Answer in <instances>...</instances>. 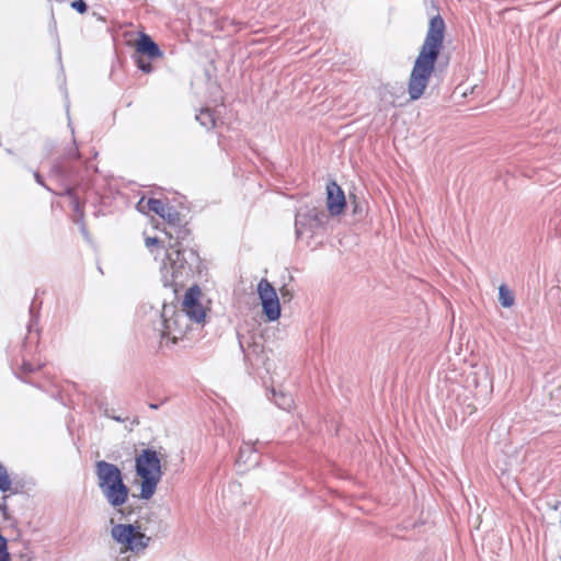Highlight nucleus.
<instances>
[{
    "label": "nucleus",
    "mask_w": 561,
    "mask_h": 561,
    "mask_svg": "<svg viewBox=\"0 0 561 561\" xmlns=\"http://www.w3.org/2000/svg\"><path fill=\"white\" fill-rule=\"evenodd\" d=\"M181 310L196 324L204 322L206 309L202 304V291L197 286L191 287L184 295Z\"/></svg>",
    "instance_id": "nucleus-9"
},
{
    "label": "nucleus",
    "mask_w": 561,
    "mask_h": 561,
    "mask_svg": "<svg viewBox=\"0 0 561 561\" xmlns=\"http://www.w3.org/2000/svg\"><path fill=\"white\" fill-rule=\"evenodd\" d=\"M196 119L207 129L215 127L217 122L214 112H211L209 108L201 110L196 115Z\"/></svg>",
    "instance_id": "nucleus-14"
},
{
    "label": "nucleus",
    "mask_w": 561,
    "mask_h": 561,
    "mask_svg": "<svg viewBox=\"0 0 561 561\" xmlns=\"http://www.w3.org/2000/svg\"><path fill=\"white\" fill-rule=\"evenodd\" d=\"M328 220V215L316 207H301L296 214V234L301 237L306 231H313L322 227Z\"/></svg>",
    "instance_id": "nucleus-7"
},
{
    "label": "nucleus",
    "mask_w": 561,
    "mask_h": 561,
    "mask_svg": "<svg viewBox=\"0 0 561 561\" xmlns=\"http://www.w3.org/2000/svg\"><path fill=\"white\" fill-rule=\"evenodd\" d=\"M136 50L139 54L147 55L151 59L162 56V51L159 46L147 34H140L139 39L136 43Z\"/></svg>",
    "instance_id": "nucleus-12"
},
{
    "label": "nucleus",
    "mask_w": 561,
    "mask_h": 561,
    "mask_svg": "<svg viewBox=\"0 0 561 561\" xmlns=\"http://www.w3.org/2000/svg\"><path fill=\"white\" fill-rule=\"evenodd\" d=\"M112 537L122 548L130 551H138L147 546L149 540L138 527L133 525L118 524L112 528Z\"/></svg>",
    "instance_id": "nucleus-6"
},
{
    "label": "nucleus",
    "mask_w": 561,
    "mask_h": 561,
    "mask_svg": "<svg viewBox=\"0 0 561 561\" xmlns=\"http://www.w3.org/2000/svg\"><path fill=\"white\" fill-rule=\"evenodd\" d=\"M10 488H11V480L8 474V471L4 468V466L2 463H0V490L5 492V491L10 490Z\"/></svg>",
    "instance_id": "nucleus-16"
},
{
    "label": "nucleus",
    "mask_w": 561,
    "mask_h": 561,
    "mask_svg": "<svg viewBox=\"0 0 561 561\" xmlns=\"http://www.w3.org/2000/svg\"><path fill=\"white\" fill-rule=\"evenodd\" d=\"M0 511L3 513V516L5 517V514H7V505H5V503H0Z\"/></svg>",
    "instance_id": "nucleus-23"
},
{
    "label": "nucleus",
    "mask_w": 561,
    "mask_h": 561,
    "mask_svg": "<svg viewBox=\"0 0 561 561\" xmlns=\"http://www.w3.org/2000/svg\"><path fill=\"white\" fill-rule=\"evenodd\" d=\"M169 238L164 255L160 264L161 280L164 286H183L192 274V265L198 261L194 250H183L180 242H171L172 234L165 232Z\"/></svg>",
    "instance_id": "nucleus-2"
},
{
    "label": "nucleus",
    "mask_w": 561,
    "mask_h": 561,
    "mask_svg": "<svg viewBox=\"0 0 561 561\" xmlns=\"http://www.w3.org/2000/svg\"><path fill=\"white\" fill-rule=\"evenodd\" d=\"M272 400L283 410H289L294 404V400L289 393L282 390L277 391L274 388L272 389Z\"/></svg>",
    "instance_id": "nucleus-13"
},
{
    "label": "nucleus",
    "mask_w": 561,
    "mask_h": 561,
    "mask_svg": "<svg viewBox=\"0 0 561 561\" xmlns=\"http://www.w3.org/2000/svg\"><path fill=\"white\" fill-rule=\"evenodd\" d=\"M352 205H353V214L354 215H363L364 214V210H365L364 205H363V203L358 202L355 196H353Z\"/></svg>",
    "instance_id": "nucleus-19"
},
{
    "label": "nucleus",
    "mask_w": 561,
    "mask_h": 561,
    "mask_svg": "<svg viewBox=\"0 0 561 561\" xmlns=\"http://www.w3.org/2000/svg\"><path fill=\"white\" fill-rule=\"evenodd\" d=\"M35 178H36V181H37L38 183H42V182H41V178H39V175H38V174H35Z\"/></svg>",
    "instance_id": "nucleus-27"
},
{
    "label": "nucleus",
    "mask_w": 561,
    "mask_h": 561,
    "mask_svg": "<svg viewBox=\"0 0 561 561\" xmlns=\"http://www.w3.org/2000/svg\"><path fill=\"white\" fill-rule=\"evenodd\" d=\"M444 33V20L439 15L433 16L430 20L425 41L415 59L410 76L408 92L411 100L420 99L428 84L439 50L443 46Z\"/></svg>",
    "instance_id": "nucleus-1"
},
{
    "label": "nucleus",
    "mask_w": 561,
    "mask_h": 561,
    "mask_svg": "<svg viewBox=\"0 0 561 561\" xmlns=\"http://www.w3.org/2000/svg\"><path fill=\"white\" fill-rule=\"evenodd\" d=\"M23 367H24V369H25L26 371H32V370H33V367H32L30 364H24V366H23Z\"/></svg>",
    "instance_id": "nucleus-24"
},
{
    "label": "nucleus",
    "mask_w": 561,
    "mask_h": 561,
    "mask_svg": "<svg viewBox=\"0 0 561 561\" xmlns=\"http://www.w3.org/2000/svg\"><path fill=\"white\" fill-rule=\"evenodd\" d=\"M499 301L504 308H511L515 302L514 294L506 285L499 287Z\"/></svg>",
    "instance_id": "nucleus-15"
},
{
    "label": "nucleus",
    "mask_w": 561,
    "mask_h": 561,
    "mask_svg": "<svg viewBox=\"0 0 561 561\" xmlns=\"http://www.w3.org/2000/svg\"><path fill=\"white\" fill-rule=\"evenodd\" d=\"M257 293L264 316L271 322L276 321L280 316V305L274 287L266 279H261Z\"/></svg>",
    "instance_id": "nucleus-8"
},
{
    "label": "nucleus",
    "mask_w": 561,
    "mask_h": 561,
    "mask_svg": "<svg viewBox=\"0 0 561 561\" xmlns=\"http://www.w3.org/2000/svg\"><path fill=\"white\" fill-rule=\"evenodd\" d=\"M239 344H240V347L243 348V340L241 337L239 339Z\"/></svg>",
    "instance_id": "nucleus-26"
},
{
    "label": "nucleus",
    "mask_w": 561,
    "mask_h": 561,
    "mask_svg": "<svg viewBox=\"0 0 561 561\" xmlns=\"http://www.w3.org/2000/svg\"><path fill=\"white\" fill-rule=\"evenodd\" d=\"M137 65H138L139 69H141V70H142L144 72H146V73H149V72H151V71H152V66H151V64H150V62H146V61H144L142 59H139V60L137 61Z\"/></svg>",
    "instance_id": "nucleus-22"
},
{
    "label": "nucleus",
    "mask_w": 561,
    "mask_h": 561,
    "mask_svg": "<svg viewBox=\"0 0 561 561\" xmlns=\"http://www.w3.org/2000/svg\"><path fill=\"white\" fill-rule=\"evenodd\" d=\"M160 243H164V241H162L156 237H146L145 238V245L147 249L150 250L151 253H154L153 248H158Z\"/></svg>",
    "instance_id": "nucleus-18"
},
{
    "label": "nucleus",
    "mask_w": 561,
    "mask_h": 561,
    "mask_svg": "<svg viewBox=\"0 0 561 561\" xmlns=\"http://www.w3.org/2000/svg\"><path fill=\"white\" fill-rule=\"evenodd\" d=\"M135 470L140 478V499L150 500L162 478L161 458L150 448L141 450L135 458Z\"/></svg>",
    "instance_id": "nucleus-4"
},
{
    "label": "nucleus",
    "mask_w": 561,
    "mask_h": 561,
    "mask_svg": "<svg viewBox=\"0 0 561 561\" xmlns=\"http://www.w3.org/2000/svg\"><path fill=\"white\" fill-rule=\"evenodd\" d=\"M71 8L80 13H84L88 10V5L83 0H77L71 3Z\"/></svg>",
    "instance_id": "nucleus-20"
},
{
    "label": "nucleus",
    "mask_w": 561,
    "mask_h": 561,
    "mask_svg": "<svg viewBox=\"0 0 561 561\" xmlns=\"http://www.w3.org/2000/svg\"><path fill=\"white\" fill-rule=\"evenodd\" d=\"M137 208L139 211H142V213L152 211L172 225L179 222V220H180L179 213L175 209H173L172 207L165 205L160 199L141 198L137 204Z\"/></svg>",
    "instance_id": "nucleus-10"
},
{
    "label": "nucleus",
    "mask_w": 561,
    "mask_h": 561,
    "mask_svg": "<svg viewBox=\"0 0 561 561\" xmlns=\"http://www.w3.org/2000/svg\"><path fill=\"white\" fill-rule=\"evenodd\" d=\"M161 324L162 336L169 337L175 343L185 335L193 322L187 318V313L178 309L174 305H163Z\"/></svg>",
    "instance_id": "nucleus-5"
},
{
    "label": "nucleus",
    "mask_w": 561,
    "mask_h": 561,
    "mask_svg": "<svg viewBox=\"0 0 561 561\" xmlns=\"http://www.w3.org/2000/svg\"><path fill=\"white\" fill-rule=\"evenodd\" d=\"M346 206L345 195L342 188L335 183L327 185V208L331 216H339Z\"/></svg>",
    "instance_id": "nucleus-11"
},
{
    "label": "nucleus",
    "mask_w": 561,
    "mask_h": 561,
    "mask_svg": "<svg viewBox=\"0 0 561 561\" xmlns=\"http://www.w3.org/2000/svg\"><path fill=\"white\" fill-rule=\"evenodd\" d=\"M98 486L107 501L114 507H122L128 500L129 489L124 483L121 469L111 462L100 460L95 463Z\"/></svg>",
    "instance_id": "nucleus-3"
},
{
    "label": "nucleus",
    "mask_w": 561,
    "mask_h": 561,
    "mask_svg": "<svg viewBox=\"0 0 561 561\" xmlns=\"http://www.w3.org/2000/svg\"><path fill=\"white\" fill-rule=\"evenodd\" d=\"M478 373H481L484 377V380H485V389H492V380L490 378V374H489V370L488 368H481Z\"/></svg>",
    "instance_id": "nucleus-21"
},
{
    "label": "nucleus",
    "mask_w": 561,
    "mask_h": 561,
    "mask_svg": "<svg viewBox=\"0 0 561 561\" xmlns=\"http://www.w3.org/2000/svg\"><path fill=\"white\" fill-rule=\"evenodd\" d=\"M0 561H11L8 552V541L2 535H0Z\"/></svg>",
    "instance_id": "nucleus-17"
},
{
    "label": "nucleus",
    "mask_w": 561,
    "mask_h": 561,
    "mask_svg": "<svg viewBox=\"0 0 561 561\" xmlns=\"http://www.w3.org/2000/svg\"><path fill=\"white\" fill-rule=\"evenodd\" d=\"M113 420L117 421V422H123L125 421V419L121 417V416H111Z\"/></svg>",
    "instance_id": "nucleus-25"
}]
</instances>
